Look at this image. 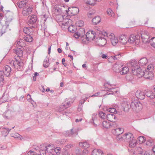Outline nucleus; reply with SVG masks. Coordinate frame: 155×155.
Returning <instances> with one entry per match:
<instances>
[{
	"label": "nucleus",
	"instance_id": "6ab92c4d",
	"mask_svg": "<svg viewBox=\"0 0 155 155\" xmlns=\"http://www.w3.org/2000/svg\"><path fill=\"white\" fill-rule=\"evenodd\" d=\"M119 42L124 45L128 42V38L124 35H120L119 38Z\"/></svg>",
	"mask_w": 155,
	"mask_h": 155
},
{
	"label": "nucleus",
	"instance_id": "774afa93",
	"mask_svg": "<svg viewBox=\"0 0 155 155\" xmlns=\"http://www.w3.org/2000/svg\"><path fill=\"white\" fill-rule=\"evenodd\" d=\"M88 153V150H83V153L82 155H87Z\"/></svg>",
	"mask_w": 155,
	"mask_h": 155
},
{
	"label": "nucleus",
	"instance_id": "37998d69",
	"mask_svg": "<svg viewBox=\"0 0 155 155\" xmlns=\"http://www.w3.org/2000/svg\"><path fill=\"white\" fill-rule=\"evenodd\" d=\"M11 136L15 138H20V140H21L23 138L19 134L17 133H15V134H11Z\"/></svg>",
	"mask_w": 155,
	"mask_h": 155
},
{
	"label": "nucleus",
	"instance_id": "c85d7f7f",
	"mask_svg": "<svg viewBox=\"0 0 155 155\" xmlns=\"http://www.w3.org/2000/svg\"><path fill=\"white\" fill-rule=\"evenodd\" d=\"M105 155L101 150L97 149H94L92 152L91 155Z\"/></svg>",
	"mask_w": 155,
	"mask_h": 155
},
{
	"label": "nucleus",
	"instance_id": "f704fd0d",
	"mask_svg": "<svg viewBox=\"0 0 155 155\" xmlns=\"http://www.w3.org/2000/svg\"><path fill=\"white\" fill-rule=\"evenodd\" d=\"M137 150L139 152L137 154V155H152V154H150V153L147 152H145L144 153H143V150L140 147H137Z\"/></svg>",
	"mask_w": 155,
	"mask_h": 155
},
{
	"label": "nucleus",
	"instance_id": "aec40b11",
	"mask_svg": "<svg viewBox=\"0 0 155 155\" xmlns=\"http://www.w3.org/2000/svg\"><path fill=\"white\" fill-rule=\"evenodd\" d=\"M11 71V68L8 65H5L3 69L2 73H4L6 76H8L10 74Z\"/></svg>",
	"mask_w": 155,
	"mask_h": 155
},
{
	"label": "nucleus",
	"instance_id": "2f4dec72",
	"mask_svg": "<svg viewBox=\"0 0 155 155\" xmlns=\"http://www.w3.org/2000/svg\"><path fill=\"white\" fill-rule=\"evenodd\" d=\"M137 41H138L139 40L138 39H136V36L134 35H132L130 36L129 39H128V42L130 43H133L135 41L137 42Z\"/></svg>",
	"mask_w": 155,
	"mask_h": 155
},
{
	"label": "nucleus",
	"instance_id": "052dcab7",
	"mask_svg": "<svg viewBox=\"0 0 155 155\" xmlns=\"http://www.w3.org/2000/svg\"><path fill=\"white\" fill-rule=\"evenodd\" d=\"M92 21L93 24L94 25H96L100 23L101 21V20H92Z\"/></svg>",
	"mask_w": 155,
	"mask_h": 155
},
{
	"label": "nucleus",
	"instance_id": "473e14b6",
	"mask_svg": "<svg viewBox=\"0 0 155 155\" xmlns=\"http://www.w3.org/2000/svg\"><path fill=\"white\" fill-rule=\"evenodd\" d=\"M129 71V69L128 67H122L120 69V73L121 74H127Z\"/></svg>",
	"mask_w": 155,
	"mask_h": 155
},
{
	"label": "nucleus",
	"instance_id": "f257e3e1",
	"mask_svg": "<svg viewBox=\"0 0 155 155\" xmlns=\"http://www.w3.org/2000/svg\"><path fill=\"white\" fill-rule=\"evenodd\" d=\"M100 33L101 34V35L104 36H106L107 38L110 39L111 43L113 46L116 45L119 42V40L116 37L113 33H107L104 31H100Z\"/></svg>",
	"mask_w": 155,
	"mask_h": 155
},
{
	"label": "nucleus",
	"instance_id": "a18cd8bd",
	"mask_svg": "<svg viewBox=\"0 0 155 155\" xmlns=\"http://www.w3.org/2000/svg\"><path fill=\"white\" fill-rule=\"evenodd\" d=\"M68 31L70 32L74 33L76 31V28L74 25H71L68 28Z\"/></svg>",
	"mask_w": 155,
	"mask_h": 155
},
{
	"label": "nucleus",
	"instance_id": "4be33fe9",
	"mask_svg": "<svg viewBox=\"0 0 155 155\" xmlns=\"http://www.w3.org/2000/svg\"><path fill=\"white\" fill-rule=\"evenodd\" d=\"M22 48H18V46H17V48L14 51V52L18 56V58L21 56L23 54V52L21 49Z\"/></svg>",
	"mask_w": 155,
	"mask_h": 155
},
{
	"label": "nucleus",
	"instance_id": "1a4fd4ad",
	"mask_svg": "<svg viewBox=\"0 0 155 155\" xmlns=\"http://www.w3.org/2000/svg\"><path fill=\"white\" fill-rule=\"evenodd\" d=\"M104 86L105 87V89L111 92V93H110V94H114L115 93H117L118 92L117 88L109 87L111 86V85L108 82L104 84Z\"/></svg>",
	"mask_w": 155,
	"mask_h": 155
},
{
	"label": "nucleus",
	"instance_id": "423d86ee",
	"mask_svg": "<svg viewBox=\"0 0 155 155\" xmlns=\"http://www.w3.org/2000/svg\"><path fill=\"white\" fill-rule=\"evenodd\" d=\"M15 61H12L10 62V64H12L16 69H21L23 65V62L21 61V60L19 58L17 59L15 58Z\"/></svg>",
	"mask_w": 155,
	"mask_h": 155
},
{
	"label": "nucleus",
	"instance_id": "a211bd4d",
	"mask_svg": "<svg viewBox=\"0 0 155 155\" xmlns=\"http://www.w3.org/2000/svg\"><path fill=\"white\" fill-rule=\"evenodd\" d=\"M124 132L123 128L120 127L117 128L112 130V133L115 135H119Z\"/></svg>",
	"mask_w": 155,
	"mask_h": 155
},
{
	"label": "nucleus",
	"instance_id": "393cba45",
	"mask_svg": "<svg viewBox=\"0 0 155 155\" xmlns=\"http://www.w3.org/2000/svg\"><path fill=\"white\" fill-rule=\"evenodd\" d=\"M27 2L28 1L25 0H21L17 2V5L20 8L25 7L26 5H27Z\"/></svg>",
	"mask_w": 155,
	"mask_h": 155
},
{
	"label": "nucleus",
	"instance_id": "680f3d73",
	"mask_svg": "<svg viewBox=\"0 0 155 155\" xmlns=\"http://www.w3.org/2000/svg\"><path fill=\"white\" fill-rule=\"evenodd\" d=\"M153 143L152 140H148L146 143V145L149 146H151Z\"/></svg>",
	"mask_w": 155,
	"mask_h": 155
},
{
	"label": "nucleus",
	"instance_id": "2eb2a0df",
	"mask_svg": "<svg viewBox=\"0 0 155 155\" xmlns=\"http://www.w3.org/2000/svg\"><path fill=\"white\" fill-rule=\"evenodd\" d=\"M46 151L45 152V155H54L51 153L54 148L53 144H51L47 146Z\"/></svg>",
	"mask_w": 155,
	"mask_h": 155
},
{
	"label": "nucleus",
	"instance_id": "c756f323",
	"mask_svg": "<svg viewBox=\"0 0 155 155\" xmlns=\"http://www.w3.org/2000/svg\"><path fill=\"white\" fill-rule=\"evenodd\" d=\"M32 34L29 33L28 35H25L24 36V40L27 42H31L33 40L32 37L31 36Z\"/></svg>",
	"mask_w": 155,
	"mask_h": 155
},
{
	"label": "nucleus",
	"instance_id": "b1692460",
	"mask_svg": "<svg viewBox=\"0 0 155 155\" xmlns=\"http://www.w3.org/2000/svg\"><path fill=\"white\" fill-rule=\"evenodd\" d=\"M148 61L146 58H141L139 61V64L140 66H144L146 65L148 63Z\"/></svg>",
	"mask_w": 155,
	"mask_h": 155
},
{
	"label": "nucleus",
	"instance_id": "39448f33",
	"mask_svg": "<svg viewBox=\"0 0 155 155\" xmlns=\"http://www.w3.org/2000/svg\"><path fill=\"white\" fill-rule=\"evenodd\" d=\"M104 37H99L96 38L95 41L97 45L99 47H103L106 44L107 38L106 36Z\"/></svg>",
	"mask_w": 155,
	"mask_h": 155
},
{
	"label": "nucleus",
	"instance_id": "0eeeda50",
	"mask_svg": "<svg viewBox=\"0 0 155 155\" xmlns=\"http://www.w3.org/2000/svg\"><path fill=\"white\" fill-rule=\"evenodd\" d=\"M11 20H0V23L2 26V28L1 31L2 34L0 35L1 36L2 34L5 33L6 32L5 29L8 27L11 21Z\"/></svg>",
	"mask_w": 155,
	"mask_h": 155
},
{
	"label": "nucleus",
	"instance_id": "49530a36",
	"mask_svg": "<svg viewBox=\"0 0 155 155\" xmlns=\"http://www.w3.org/2000/svg\"><path fill=\"white\" fill-rule=\"evenodd\" d=\"M79 145L80 147L86 148H88L89 147V145L86 142L83 143H79Z\"/></svg>",
	"mask_w": 155,
	"mask_h": 155
},
{
	"label": "nucleus",
	"instance_id": "dca6fc26",
	"mask_svg": "<svg viewBox=\"0 0 155 155\" xmlns=\"http://www.w3.org/2000/svg\"><path fill=\"white\" fill-rule=\"evenodd\" d=\"M124 138V141L128 142L133 139V136L131 133H126L124 135H123Z\"/></svg>",
	"mask_w": 155,
	"mask_h": 155
},
{
	"label": "nucleus",
	"instance_id": "6e6552de",
	"mask_svg": "<svg viewBox=\"0 0 155 155\" xmlns=\"http://www.w3.org/2000/svg\"><path fill=\"white\" fill-rule=\"evenodd\" d=\"M131 71L133 74L137 76L138 77L140 78L143 76L141 74L143 73L144 71H142L141 68H139L138 66L131 68Z\"/></svg>",
	"mask_w": 155,
	"mask_h": 155
},
{
	"label": "nucleus",
	"instance_id": "4468645a",
	"mask_svg": "<svg viewBox=\"0 0 155 155\" xmlns=\"http://www.w3.org/2000/svg\"><path fill=\"white\" fill-rule=\"evenodd\" d=\"M46 151L45 152V155H54L51 153L54 148L53 144H51L47 146Z\"/></svg>",
	"mask_w": 155,
	"mask_h": 155
},
{
	"label": "nucleus",
	"instance_id": "de8ad7c7",
	"mask_svg": "<svg viewBox=\"0 0 155 155\" xmlns=\"http://www.w3.org/2000/svg\"><path fill=\"white\" fill-rule=\"evenodd\" d=\"M99 116L102 119L107 118V115L102 111H99L98 113Z\"/></svg>",
	"mask_w": 155,
	"mask_h": 155
},
{
	"label": "nucleus",
	"instance_id": "f3484780",
	"mask_svg": "<svg viewBox=\"0 0 155 155\" xmlns=\"http://www.w3.org/2000/svg\"><path fill=\"white\" fill-rule=\"evenodd\" d=\"M135 95L138 99L143 100L145 98V93L142 91H137L135 93Z\"/></svg>",
	"mask_w": 155,
	"mask_h": 155
},
{
	"label": "nucleus",
	"instance_id": "ea45409f",
	"mask_svg": "<svg viewBox=\"0 0 155 155\" xmlns=\"http://www.w3.org/2000/svg\"><path fill=\"white\" fill-rule=\"evenodd\" d=\"M94 12H89L88 14H87L88 17L89 18H93L92 19H94L96 18L97 19H100V18L99 16H95L93 17V15H94Z\"/></svg>",
	"mask_w": 155,
	"mask_h": 155
},
{
	"label": "nucleus",
	"instance_id": "e433bc0d",
	"mask_svg": "<svg viewBox=\"0 0 155 155\" xmlns=\"http://www.w3.org/2000/svg\"><path fill=\"white\" fill-rule=\"evenodd\" d=\"M103 127L106 128H108L110 127L111 123L109 121H104L102 122Z\"/></svg>",
	"mask_w": 155,
	"mask_h": 155
},
{
	"label": "nucleus",
	"instance_id": "412c9836",
	"mask_svg": "<svg viewBox=\"0 0 155 155\" xmlns=\"http://www.w3.org/2000/svg\"><path fill=\"white\" fill-rule=\"evenodd\" d=\"M107 118L108 121L110 122H115L117 120L116 117L113 114H107Z\"/></svg>",
	"mask_w": 155,
	"mask_h": 155
},
{
	"label": "nucleus",
	"instance_id": "603ef678",
	"mask_svg": "<svg viewBox=\"0 0 155 155\" xmlns=\"http://www.w3.org/2000/svg\"><path fill=\"white\" fill-rule=\"evenodd\" d=\"M137 141H138L140 143H142L145 141V139L143 137L140 136L137 138Z\"/></svg>",
	"mask_w": 155,
	"mask_h": 155
},
{
	"label": "nucleus",
	"instance_id": "09e8293b",
	"mask_svg": "<svg viewBox=\"0 0 155 155\" xmlns=\"http://www.w3.org/2000/svg\"><path fill=\"white\" fill-rule=\"evenodd\" d=\"M23 40L22 39L19 40L17 42V44L16 45V47L18 46V48H22L23 45Z\"/></svg>",
	"mask_w": 155,
	"mask_h": 155
},
{
	"label": "nucleus",
	"instance_id": "4d7b16f0",
	"mask_svg": "<svg viewBox=\"0 0 155 155\" xmlns=\"http://www.w3.org/2000/svg\"><path fill=\"white\" fill-rule=\"evenodd\" d=\"M151 45L155 48V37H153L150 40Z\"/></svg>",
	"mask_w": 155,
	"mask_h": 155
},
{
	"label": "nucleus",
	"instance_id": "5fc2aeb1",
	"mask_svg": "<svg viewBox=\"0 0 155 155\" xmlns=\"http://www.w3.org/2000/svg\"><path fill=\"white\" fill-rule=\"evenodd\" d=\"M107 14L110 16H114V13L113 11L110 8H108L107 11Z\"/></svg>",
	"mask_w": 155,
	"mask_h": 155
},
{
	"label": "nucleus",
	"instance_id": "c9c22d12",
	"mask_svg": "<svg viewBox=\"0 0 155 155\" xmlns=\"http://www.w3.org/2000/svg\"><path fill=\"white\" fill-rule=\"evenodd\" d=\"M129 146L131 147H134L136 146L137 143V141L136 139H133L130 141L129 142Z\"/></svg>",
	"mask_w": 155,
	"mask_h": 155
},
{
	"label": "nucleus",
	"instance_id": "e2e57ef3",
	"mask_svg": "<svg viewBox=\"0 0 155 155\" xmlns=\"http://www.w3.org/2000/svg\"><path fill=\"white\" fill-rule=\"evenodd\" d=\"M74 36L76 38H78L80 36L81 37V35L78 31L74 33Z\"/></svg>",
	"mask_w": 155,
	"mask_h": 155
},
{
	"label": "nucleus",
	"instance_id": "13d9d810",
	"mask_svg": "<svg viewBox=\"0 0 155 155\" xmlns=\"http://www.w3.org/2000/svg\"><path fill=\"white\" fill-rule=\"evenodd\" d=\"M24 32L26 35H28L29 33L31 34V33L30 31V30L27 27H25L23 29Z\"/></svg>",
	"mask_w": 155,
	"mask_h": 155
},
{
	"label": "nucleus",
	"instance_id": "58836bf2",
	"mask_svg": "<svg viewBox=\"0 0 155 155\" xmlns=\"http://www.w3.org/2000/svg\"><path fill=\"white\" fill-rule=\"evenodd\" d=\"M4 117L5 118L9 119L12 117L11 112L10 110L6 111L4 114Z\"/></svg>",
	"mask_w": 155,
	"mask_h": 155
},
{
	"label": "nucleus",
	"instance_id": "79ce46f5",
	"mask_svg": "<svg viewBox=\"0 0 155 155\" xmlns=\"http://www.w3.org/2000/svg\"><path fill=\"white\" fill-rule=\"evenodd\" d=\"M76 26L79 27H82L84 25V22L82 20H78L75 23Z\"/></svg>",
	"mask_w": 155,
	"mask_h": 155
},
{
	"label": "nucleus",
	"instance_id": "c03bdc74",
	"mask_svg": "<svg viewBox=\"0 0 155 155\" xmlns=\"http://www.w3.org/2000/svg\"><path fill=\"white\" fill-rule=\"evenodd\" d=\"M4 80V76L2 72L0 71V85L2 86L3 85Z\"/></svg>",
	"mask_w": 155,
	"mask_h": 155
},
{
	"label": "nucleus",
	"instance_id": "6e6d98bb",
	"mask_svg": "<svg viewBox=\"0 0 155 155\" xmlns=\"http://www.w3.org/2000/svg\"><path fill=\"white\" fill-rule=\"evenodd\" d=\"M86 3L91 5H94L95 4V0H87Z\"/></svg>",
	"mask_w": 155,
	"mask_h": 155
},
{
	"label": "nucleus",
	"instance_id": "0e129e2a",
	"mask_svg": "<svg viewBox=\"0 0 155 155\" xmlns=\"http://www.w3.org/2000/svg\"><path fill=\"white\" fill-rule=\"evenodd\" d=\"M54 9L55 12H56L59 13L61 12V9L59 8L58 6H55Z\"/></svg>",
	"mask_w": 155,
	"mask_h": 155
},
{
	"label": "nucleus",
	"instance_id": "8fccbe9b",
	"mask_svg": "<svg viewBox=\"0 0 155 155\" xmlns=\"http://www.w3.org/2000/svg\"><path fill=\"white\" fill-rule=\"evenodd\" d=\"M106 110L110 113H111V114L113 113L115 114H116L117 112L116 109L114 108H107L106 109Z\"/></svg>",
	"mask_w": 155,
	"mask_h": 155
},
{
	"label": "nucleus",
	"instance_id": "5701e85b",
	"mask_svg": "<svg viewBox=\"0 0 155 155\" xmlns=\"http://www.w3.org/2000/svg\"><path fill=\"white\" fill-rule=\"evenodd\" d=\"M130 104L127 102H124L122 104V106L124 109V110L125 112H127L128 111L130 107Z\"/></svg>",
	"mask_w": 155,
	"mask_h": 155
},
{
	"label": "nucleus",
	"instance_id": "9b49d317",
	"mask_svg": "<svg viewBox=\"0 0 155 155\" xmlns=\"http://www.w3.org/2000/svg\"><path fill=\"white\" fill-rule=\"evenodd\" d=\"M64 134L66 137H73L78 134V132L76 129L73 128L70 131H65Z\"/></svg>",
	"mask_w": 155,
	"mask_h": 155
},
{
	"label": "nucleus",
	"instance_id": "7ed1b4c3",
	"mask_svg": "<svg viewBox=\"0 0 155 155\" xmlns=\"http://www.w3.org/2000/svg\"><path fill=\"white\" fill-rule=\"evenodd\" d=\"M130 107L133 110L137 112L140 111L142 108V104L137 100L132 101L130 104Z\"/></svg>",
	"mask_w": 155,
	"mask_h": 155
},
{
	"label": "nucleus",
	"instance_id": "338daca9",
	"mask_svg": "<svg viewBox=\"0 0 155 155\" xmlns=\"http://www.w3.org/2000/svg\"><path fill=\"white\" fill-rule=\"evenodd\" d=\"M37 20H28V23L29 24H34L37 21Z\"/></svg>",
	"mask_w": 155,
	"mask_h": 155
},
{
	"label": "nucleus",
	"instance_id": "3c124183",
	"mask_svg": "<svg viewBox=\"0 0 155 155\" xmlns=\"http://www.w3.org/2000/svg\"><path fill=\"white\" fill-rule=\"evenodd\" d=\"M49 65V59L46 58L44 60L43 62L44 66L45 68H47Z\"/></svg>",
	"mask_w": 155,
	"mask_h": 155
},
{
	"label": "nucleus",
	"instance_id": "f03ea898",
	"mask_svg": "<svg viewBox=\"0 0 155 155\" xmlns=\"http://www.w3.org/2000/svg\"><path fill=\"white\" fill-rule=\"evenodd\" d=\"M100 31H101L99 29H97V31L96 32L93 31H89L87 32L85 35L84 38H85L87 41L93 40L94 39L96 34H99L101 35V34L100 33Z\"/></svg>",
	"mask_w": 155,
	"mask_h": 155
},
{
	"label": "nucleus",
	"instance_id": "ddd939ff",
	"mask_svg": "<svg viewBox=\"0 0 155 155\" xmlns=\"http://www.w3.org/2000/svg\"><path fill=\"white\" fill-rule=\"evenodd\" d=\"M32 11V8L29 5H27L23 8L22 11L23 14L24 16H26L29 14H31Z\"/></svg>",
	"mask_w": 155,
	"mask_h": 155
},
{
	"label": "nucleus",
	"instance_id": "a19ab883",
	"mask_svg": "<svg viewBox=\"0 0 155 155\" xmlns=\"http://www.w3.org/2000/svg\"><path fill=\"white\" fill-rule=\"evenodd\" d=\"M97 117V114L94 113L92 114V121L91 122V123H93V124L95 126H97V124H95V123L94 122V121H96Z\"/></svg>",
	"mask_w": 155,
	"mask_h": 155
},
{
	"label": "nucleus",
	"instance_id": "20e7f679",
	"mask_svg": "<svg viewBox=\"0 0 155 155\" xmlns=\"http://www.w3.org/2000/svg\"><path fill=\"white\" fill-rule=\"evenodd\" d=\"M74 102V101H69L66 100L61 105L58 109V111L59 112L63 111L65 109H66L71 105V104Z\"/></svg>",
	"mask_w": 155,
	"mask_h": 155
},
{
	"label": "nucleus",
	"instance_id": "9d476101",
	"mask_svg": "<svg viewBox=\"0 0 155 155\" xmlns=\"http://www.w3.org/2000/svg\"><path fill=\"white\" fill-rule=\"evenodd\" d=\"M68 14H70L71 15H74L78 14L79 12V9L77 7H69L68 10H66Z\"/></svg>",
	"mask_w": 155,
	"mask_h": 155
},
{
	"label": "nucleus",
	"instance_id": "69168bd1",
	"mask_svg": "<svg viewBox=\"0 0 155 155\" xmlns=\"http://www.w3.org/2000/svg\"><path fill=\"white\" fill-rule=\"evenodd\" d=\"M121 56V54L119 53L118 54H116L115 56L113 57V58L114 60L117 59V58H119Z\"/></svg>",
	"mask_w": 155,
	"mask_h": 155
},
{
	"label": "nucleus",
	"instance_id": "f8f14e48",
	"mask_svg": "<svg viewBox=\"0 0 155 155\" xmlns=\"http://www.w3.org/2000/svg\"><path fill=\"white\" fill-rule=\"evenodd\" d=\"M154 72L145 70L143 73H142V75L145 78L152 79L153 77Z\"/></svg>",
	"mask_w": 155,
	"mask_h": 155
},
{
	"label": "nucleus",
	"instance_id": "cd10ccee",
	"mask_svg": "<svg viewBox=\"0 0 155 155\" xmlns=\"http://www.w3.org/2000/svg\"><path fill=\"white\" fill-rule=\"evenodd\" d=\"M146 95L150 99H153L155 97V93L151 91H148L145 93Z\"/></svg>",
	"mask_w": 155,
	"mask_h": 155
},
{
	"label": "nucleus",
	"instance_id": "bb28decb",
	"mask_svg": "<svg viewBox=\"0 0 155 155\" xmlns=\"http://www.w3.org/2000/svg\"><path fill=\"white\" fill-rule=\"evenodd\" d=\"M137 61L135 60H132L129 63H127V66L128 67H131L132 68H136L138 66L137 65Z\"/></svg>",
	"mask_w": 155,
	"mask_h": 155
},
{
	"label": "nucleus",
	"instance_id": "bf43d9fd",
	"mask_svg": "<svg viewBox=\"0 0 155 155\" xmlns=\"http://www.w3.org/2000/svg\"><path fill=\"white\" fill-rule=\"evenodd\" d=\"M116 139L117 140L119 141H121L122 140L124 141V138L123 137V136H121L120 135H117L116 137Z\"/></svg>",
	"mask_w": 155,
	"mask_h": 155
},
{
	"label": "nucleus",
	"instance_id": "864d4df0",
	"mask_svg": "<svg viewBox=\"0 0 155 155\" xmlns=\"http://www.w3.org/2000/svg\"><path fill=\"white\" fill-rule=\"evenodd\" d=\"M66 142V140L64 139H62L57 140L56 141V143L58 144H64Z\"/></svg>",
	"mask_w": 155,
	"mask_h": 155
},
{
	"label": "nucleus",
	"instance_id": "4c0bfd02",
	"mask_svg": "<svg viewBox=\"0 0 155 155\" xmlns=\"http://www.w3.org/2000/svg\"><path fill=\"white\" fill-rule=\"evenodd\" d=\"M81 35V38L82 40H84V36H85V29L84 28H80L78 31Z\"/></svg>",
	"mask_w": 155,
	"mask_h": 155
},
{
	"label": "nucleus",
	"instance_id": "a878e982",
	"mask_svg": "<svg viewBox=\"0 0 155 155\" xmlns=\"http://www.w3.org/2000/svg\"><path fill=\"white\" fill-rule=\"evenodd\" d=\"M47 146L45 144H42L40 146V154L45 155V152L46 151Z\"/></svg>",
	"mask_w": 155,
	"mask_h": 155
},
{
	"label": "nucleus",
	"instance_id": "7c9ffc66",
	"mask_svg": "<svg viewBox=\"0 0 155 155\" xmlns=\"http://www.w3.org/2000/svg\"><path fill=\"white\" fill-rule=\"evenodd\" d=\"M122 67L121 65H119L117 64H114L113 69V71L117 73H120V69Z\"/></svg>",
	"mask_w": 155,
	"mask_h": 155
},
{
	"label": "nucleus",
	"instance_id": "72a5a7b5",
	"mask_svg": "<svg viewBox=\"0 0 155 155\" xmlns=\"http://www.w3.org/2000/svg\"><path fill=\"white\" fill-rule=\"evenodd\" d=\"M154 62L149 64L147 66V70L154 72Z\"/></svg>",
	"mask_w": 155,
	"mask_h": 155
}]
</instances>
